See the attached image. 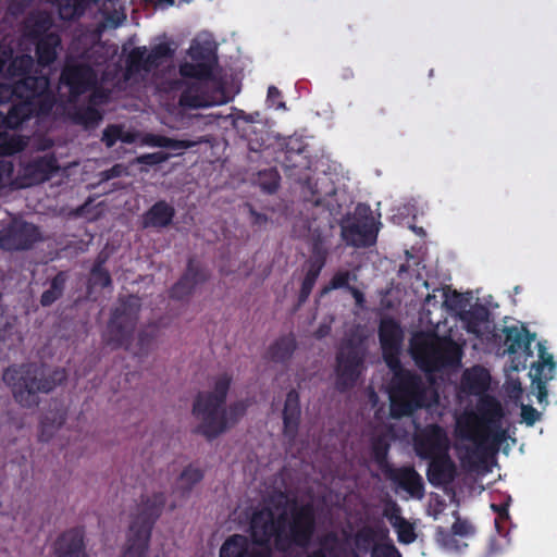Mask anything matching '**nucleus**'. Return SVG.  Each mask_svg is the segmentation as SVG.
I'll return each instance as SVG.
<instances>
[{
  "instance_id": "57",
  "label": "nucleus",
  "mask_w": 557,
  "mask_h": 557,
  "mask_svg": "<svg viewBox=\"0 0 557 557\" xmlns=\"http://www.w3.org/2000/svg\"><path fill=\"white\" fill-rule=\"evenodd\" d=\"M383 516L391 522V524L394 527V523L399 524L405 520L404 517H401V509L398 506V504L394 500H389L384 509H383Z\"/></svg>"
},
{
  "instance_id": "24",
  "label": "nucleus",
  "mask_w": 557,
  "mask_h": 557,
  "mask_svg": "<svg viewBox=\"0 0 557 557\" xmlns=\"http://www.w3.org/2000/svg\"><path fill=\"white\" fill-rule=\"evenodd\" d=\"M174 216V207L165 200H158L141 215V226L144 228H166L172 224Z\"/></svg>"
},
{
  "instance_id": "36",
  "label": "nucleus",
  "mask_w": 557,
  "mask_h": 557,
  "mask_svg": "<svg viewBox=\"0 0 557 557\" xmlns=\"http://www.w3.org/2000/svg\"><path fill=\"white\" fill-rule=\"evenodd\" d=\"M141 143L149 147L168 148L172 150H185L194 147L197 143L191 140L174 139L164 135L147 133L143 136Z\"/></svg>"
},
{
  "instance_id": "45",
  "label": "nucleus",
  "mask_w": 557,
  "mask_h": 557,
  "mask_svg": "<svg viewBox=\"0 0 557 557\" xmlns=\"http://www.w3.org/2000/svg\"><path fill=\"white\" fill-rule=\"evenodd\" d=\"M338 537L334 532L324 535L320 541V547L310 552L306 557H338L336 547Z\"/></svg>"
},
{
  "instance_id": "52",
  "label": "nucleus",
  "mask_w": 557,
  "mask_h": 557,
  "mask_svg": "<svg viewBox=\"0 0 557 557\" xmlns=\"http://www.w3.org/2000/svg\"><path fill=\"white\" fill-rule=\"evenodd\" d=\"M309 145L301 138L296 136L288 137L278 157L294 156L300 153H309Z\"/></svg>"
},
{
  "instance_id": "8",
  "label": "nucleus",
  "mask_w": 557,
  "mask_h": 557,
  "mask_svg": "<svg viewBox=\"0 0 557 557\" xmlns=\"http://www.w3.org/2000/svg\"><path fill=\"white\" fill-rule=\"evenodd\" d=\"M140 300L134 295L119 298L112 310L103 335L104 342L113 349L129 350L134 332L139 320Z\"/></svg>"
},
{
  "instance_id": "60",
  "label": "nucleus",
  "mask_w": 557,
  "mask_h": 557,
  "mask_svg": "<svg viewBox=\"0 0 557 557\" xmlns=\"http://www.w3.org/2000/svg\"><path fill=\"white\" fill-rule=\"evenodd\" d=\"M90 95L88 97V104L92 107H97L103 104L109 99V94L103 88L97 87V85L90 90Z\"/></svg>"
},
{
  "instance_id": "59",
  "label": "nucleus",
  "mask_w": 557,
  "mask_h": 557,
  "mask_svg": "<svg viewBox=\"0 0 557 557\" xmlns=\"http://www.w3.org/2000/svg\"><path fill=\"white\" fill-rule=\"evenodd\" d=\"M267 176L269 177V181L268 182L261 181V187L267 193L273 194L280 187V175L274 170L260 173V178L267 177Z\"/></svg>"
},
{
  "instance_id": "21",
  "label": "nucleus",
  "mask_w": 557,
  "mask_h": 557,
  "mask_svg": "<svg viewBox=\"0 0 557 557\" xmlns=\"http://www.w3.org/2000/svg\"><path fill=\"white\" fill-rule=\"evenodd\" d=\"M385 475L410 496L418 499L424 496V483L422 476L412 466H403L399 468L392 467Z\"/></svg>"
},
{
  "instance_id": "54",
  "label": "nucleus",
  "mask_w": 557,
  "mask_h": 557,
  "mask_svg": "<svg viewBox=\"0 0 557 557\" xmlns=\"http://www.w3.org/2000/svg\"><path fill=\"white\" fill-rule=\"evenodd\" d=\"M75 119L78 123L89 125L98 123L101 120V114L97 108L88 104L76 111Z\"/></svg>"
},
{
  "instance_id": "48",
  "label": "nucleus",
  "mask_w": 557,
  "mask_h": 557,
  "mask_svg": "<svg viewBox=\"0 0 557 557\" xmlns=\"http://www.w3.org/2000/svg\"><path fill=\"white\" fill-rule=\"evenodd\" d=\"M249 406L250 403L248 399L237 400L232 403L228 407L225 406L227 430L245 416Z\"/></svg>"
},
{
  "instance_id": "32",
  "label": "nucleus",
  "mask_w": 557,
  "mask_h": 557,
  "mask_svg": "<svg viewBox=\"0 0 557 557\" xmlns=\"http://www.w3.org/2000/svg\"><path fill=\"white\" fill-rule=\"evenodd\" d=\"M310 252L311 255L306 261V267L322 271L330 255L326 236L320 232H313L310 240Z\"/></svg>"
},
{
  "instance_id": "26",
  "label": "nucleus",
  "mask_w": 557,
  "mask_h": 557,
  "mask_svg": "<svg viewBox=\"0 0 557 557\" xmlns=\"http://www.w3.org/2000/svg\"><path fill=\"white\" fill-rule=\"evenodd\" d=\"M284 173L287 177L297 183L308 180L307 172L311 169V157L309 153L277 157Z\"/></svg>"
},
{
  "instance_id": "31",
  "label": "nucleus",
  "mask_w": 557,
  "mask_h": 557,
  "mask_svg": "<svg viewBox=\"0 0 557 557\" xmlns=\"http://www.w3.org/2000/svg\"><path fill=\"white\" fill-rule=\"evenodd\" d=\"M387 535L388 529L385 527L364 525L355 533L354 544L360 553H372V547L377 544L376 541L387 539Z\"/></svg>"
},
{
  "instance_id": "17",
  "label": "nucleus",
  "mask_w": 557,
  "mask_h": 557,
  "mask_svg": "<svg viewBox=\"0 0 557 557\" xmlns=\"http://www.w3.org/2000/svg\"><path fill=\"white\" fill-rule=\"evenodd\" d=\"M52 552L55 557H89L85 528L78 525L63 531L53 542Z\"/></svg>"
},
{
  "instance_id": "23",
  "label": "nucleus",
  "mask_w": 557,
  "mask_h": 557,
  "mask_svg": "<svg viewBox=\"0 0 557 557\" xmlns=\"http://www.w3.org/2000/svg\"><path fill=\"white\" fill-rule=\"evenodd\" d=\"M300 399L296 389H290L285 399L283 409V434L289 442L297 437L300 424Z\"/></svg>"
},
{
  "instance_id": "4",
  "label": "nucleus",
  "mask_w": 557,
  "mask_h": 557,
  "mask_svg": "<svg viewBox=\"0 0 557 557\" xmlns=\"http://www.w3.org/2000/svg\"><path fill=\"white\" fill-rule=\"evenodd\" d=\"M411 355L418 367L425 373H455L461 368L462 347L450 337L429 341L414 337L410 345Z\"/></svg>"
},
{
  "instance_id": "40",
  "label": "nucleus",
  "mask_w": 557,
  "mask_h": 557,
  "mask_svg": "<svg viewBox=\"0 0 557 557\" xmlns=\"http://www.w3.org/2000/svg\"><path fill=\"white\" fill-rule=\"evenodd\" d=\"M389 448L391 445L384 436H377L372 440L371 454L373 460L384 474L393 467L388 461Z\"/></svg>"
},
{
  "instance_id": "10",
  "label": "nucleus",
  "mask_w": 557,
  "mask_h": 557,
  "mask_svg": "<svg viewBox=\"0 0 557 557\" xmlns=\"http://www.w3.org/2000/svg\"><path fill=\"white\" fill-rule=\"evenodd\" d=\"M233 111L228 117L238 136L247 143L250 151H262L267 147L268 132L264 125L257 123L260 113L258 111L246 113L244 110L236 108Z\"/></svg>"
},
{
  "instance_id": "47",
  "label": "nucleus",
  "mask_w": 557,
  "mask_h": 557,
  "mask_svg": "<svg viewBox=\"0 0 557 557\" xmlns=\"http://www.w3.org/2000/svg\"><path fill=\"white\" fill-rule=\"evenodd\" d=\"M350 280L356 281L357 280L356 274H351L349 271H337L332 276L329 284L322 287L320 295L324 296L334 289H341V288L348 289L350 287V285H349Z\"/></svg>"
},
{
  "instance_id": "50",
  "label": "nucleus",
  "mask_w": 557,
  "mask_h": 557,
  "mask_svg": "<svg viewBox=\"0 0 557 557\" xmlns=\"http://www.w3.org/2000/svg\"><path fill=\"white\" fill-rule=\"evenodd\" d=\"M392 387H407L411 400L419 405V409L426 408L431 405L428 401L426 394L431 387H440L441 385H391Z\"/></svg>"
},
{
  "instance_id": "55",
  "label": "nucleus",
  "mask_w": 557,
  "mask_h": 557,
  "mask_svg": "<svg viewBox=\"0 0 557 557\" xmlns=\"http://www.w3.org/2000/svg\"><path fill=\"white\" fill-rule=\"evenodd\" d=\"M171 158V154L164 151H157L152 153H144L135 159V163L154 166L168 161Z\"/></svg>"
},
{
  "instance_id": "62",
  "label": "nucleus",
  "mask_w": 557,
  "mask_h": 557,
  "mask_svg": "<svg viewBox=\"0 0 557 557\" xmlns=\"http://www.w3.org/2000/svg\"><path fill=\"white\" fill-rule=\"evenodd\" d=\"M521 418L527 425L532 426L536 421L541 419V413L531 405H522Z\"/></svg>"
},
{
  "instance_id": "16",
  "label": "nucleus",
  "mask_w": 557,
  "mask_h": 557,
  "mask_svg": "<svg viewBox=\"0 0 557 557\" xmlns=\"http://www.w3.org/2000/svg\"><path fill=\"white\" fill-rule=\"evenodd\" d=\"M42 236L38 226L29 222H22L10 228L1 238L0 245L10 251L29 250Z\"/></svg>"
},
{
  "instance_id": "25",
  "label": "nucleus",
  "mask_w": 557,
  "mask_h": 557,
  "mask_svg": "<svg viewBox=\"0 0 557 557\" xmlns=\"http://www.w3.org/2000/svg\"><path fill=\"white\" fill-rule=\"evenodd\" d=\"M384 386L389 393V414L393 419L409 417L419 409V405L411 400L407 387Z\"/></svg>"
},
{
  "instance_id": "5",
  "label": "nucleus",
  "mask_w": 557,
  "mask_h": 557,
  "mask_svg": "<svg viewBox=\"0 0 557 557\" xmlns=\"http://www.w3.org/2000/svg\"><path fill=\"white\" fill-rule=\"evenodd\" d=\"M166 504L163 492L141 496L133 516L122 557H147L152 529Z\"/></svg>"
},
{
  "instance_id": "22",
  "label": "nucleus",
  "mask_w": 557,
  "mask_h": 557,
  "mask_svg": "<svg viewBox=\"0 0 557 557\" xmlns=\"http://www.w3.org/2000/svg\"><path fill=\"white\" fill-rule=\"evenodd\" d=\"M426 478L431 485L441 487L453 483L457 476V467L448 453L429 459Z\"/></svg>"
},
{
  "instance_id": "9",
  "label": "nucleus",
  "mask_w": 557,
  "mask_h": 557,
  "mask_svg": "<svg viewBox=\"0 0 557 557\" xmlns=\"http://www.w3.org/2000/svg\"><path fill=\"white\" fill-rule=\"evenodd\" d=\"M377 334L383 360L395 376H398L403 372L400 361L404 341L403 329L394 318L385 317L380 321Z\"/></svg>"
},
{
  "instance_id": "46",
  "label": "nucleus",
  "mask_w": 557,
  "mask_h": 557,
  "mask_svg": "<svg viewBox=\"0 0 557 557\" xmlns=\"http://www.w3.org/2000/svg\"><path fill=\"white\" fill-rule=\"evenodd\" d=\"M5 132L0 136V154L12 156L23 151L26 147L25 139L20 135L3 136Z\"/></svg>"
},
{
  "instance_id": "39",
  "label": "nucleus",
  "mask_w": 557,
  "mask_h": 557,
  "mask_svg": "<svg viewBox=\"0 0 557 557\" xmlns=\"http://www.w3.org/2000/svg\"><path fill=\"white\" fill-rule=\"evenodd\" d=\"M51 27V21L48 16L37 15L28 17L24 24V36L34 42L44 38Z\"/></svg>"
},
{
  "instance_id": "13",
  "label": "nucleus",
  "mask_w": 557,
  "mask_h": 557,
  "mask_svg": "<svg viewBox=\"0 0 557 557\" xmlns=\"http://www.w3.org/2000/svg\"><path fill=\"white\" fill-rule=\"evenodd\" d=\"M173 55V50L166 42L156 45L148 51L146 46L135 47L126 59V69L131 73H149L160 67Z\"/></svg>"
},
{
  "instance_id": "15",
  "label": "nucleus",
  "mask_w": 557,
  "mask_h": 557,
  "mask_svg": "<svg viewBox=\"0 0 557 557\" xmlns=\"http://www.w3.org/2000/svg\"><path fill=\"white\" fill-rule=\"evenodd\" d=\"M344 242L351 247L368 248L376 243L377 228L372 215L356 218L351 223L342 227Z\"/></svg>"
},
{
  "instance_id": "38",
  "label": "nucleus",
  "mask_w": 557,
  "mask_h": 557,
  "mask_svg": "<svg viewBox=\"0 0 557 557\" xmlns=\"http://www.w3.org/2000/svg\"><path fill=\"white\" fill-rule=\"evenodd\" d=\"M542 361L533 364L530 371V376L532 377L531 383H547L552 381L555 375L556 363L553 360L552 355L541 354Z\"/></svg>"
},
{
  "instance_id": "58",
  "label": "nucleus",
  "mask_w": 557,
  "mask_h": 557,
  "mask_svg": "<svg viewBox=\"0 0 557 557\" xmlns=\"http://www.w3.org/2000/svg\"><path fill=\"white\" fill-rule=\"evenodd\" d=\"M180 72L185 77H202L209 74V69L203 64L185 63L181 66Z\"/></svg>"
},
{
  "instance_id": "1",
  "label": "nucleus",
  "mask_w": 557,
  "mask_h": 557,
  "mask_svg": "<svg viewBox=\"0 0 557 557\" xmlns=\"http://www.w3.org/2000/svg\"><path fill=\"white\" fill-rule=\"evenodd\" d=\"M317 529L312 504H295L289 511L283 509L275 515L269 506L253 510L249 522V534L255 545L244 534H232L221 545L219 557H272L271 542L280 553L292 547L307 548Z\"/></svg>"
},
{
  "instance_id": "53",
  "label": "nucleus",
  "mask_w": 557,
  "mask_h": 557,
  "mask_svg": "<svg viewBox=\"0 0 557 557\" xmlns=\"http://www.w3.org/2000/svg\"><path fill=\"white\" fill-rule=\"evenodd\" d=\"M385 542L375 544L372 547L371 557H401L400 552L395 546L393 541L387 536Z\"/></svg>"
},
{
  "instance_id": "28",
  "label": "nucleus",
  "mask_w": 557,
  "mask_h": 557,
  "mask_svg": "<svg viewBox=\"0 0 557 557\" xmlns=\"http://www.w3.org/2000/svg\"><path fill=\"white\" fill-rule=\"evenodd\" d=\"M205 478V470L196 463L187 465L176 479L174 493L182 498H187L194 487Z\"/></svg>"
},
{
  "instance_id": "12",
  "label": "nucleus",
  "mask_w": 557,
  "mask_h": 557,
  "mask_svg": "<svg viewBox=\"0 0 557 557\" xmlns=\"http://www.w3.org/2000/svg\"><path fill=\"white\" fill-rule=\"evenodd\" d=\"M364 356L366 348L361 338H348L343 342L336 356L339 379L355 383L363 364Z\"/></svg>"
},
{
  "instance_id": "33",
  "label": "nucleus",
  "mask_w": 557,
  "mask_h": 557,
  "mask_svg": "<svg viewBox=\"0 0 557 557\" xmlns=\"http://www.w3.org/2000/svg\"><path fill=\"white\" fill-rule=\"evenodd\" d=\"M54 385H13V397L22 407H34L39 404V394H49Z\"/></svg>"
},
{
  "instance_id": "20",
  "label": "nucleus",
  "mask_w": 557,
  "mask_h": 557,
  "mask_svg": "<svg viewBox=\"0 0 557 557\" xmlns=\"http://www.w3.org/2000/svg\"><path fill=\"white\" fill-rule=\"evenodd\" d=\"M475 532L474 527L466 519H461L457 516L456 521L453 523L451 529L447 530L443 527H437L435 532L436 542L446 550L449 552H461L462 548L467 547V544H460L457 536H470Z\"/></svg>"
},
{
  "instance_id": "29",
  "label": "nucleus",
  "mask_w": 557,
  "mask_h": 557,
  "mask_svg": "<svg viewBox=\"0 0 557 557\" xmlns=\"http://www.w3.org/2000/svg\"><path fill=\"white\" fill-rule=\"evenodd\" d=\"M297 348L296 337L293 333L276 338L267 349L265 358L275 363L287 362Z\"/></svg>"
},
{
  "instance_id": "44",
  "label": "nucleus",
  "mask_w": 557,
  "mask_h": 557,
  "mask_svg": "<svg viewBox=\"0 0 557 557\" xmlns=\"http://www.w3.org/2000/svg\"><path fill=\"white\" fill-rule=\"evenodd\" d=\"M200 86L198 85H191L187 89H185L180 97V103L183 107L187 108H201V107H208L210 102L207 100V98L199 92Z\"/></svg>"
},
{
  "instance_id": "11",
  "label": "nucleus",
  "mask_w": 557,
  "mask_h": 557,
  "mask_svg": "<svg viewBox=\"0 0 557 557\" xmlns=\"http://www.w3.org/2000/svg\"><path fill=\"white\" fill-rule=\"evenodd\" d=\"M60 82L67 87L70 97L76 100L98 84V75L87 63L69 61L61 71Z\"/></svg>"
},
{
  "instance_id": "7",
  "label": "nucleus",
  "mask_w": 557,
  "mask_h": 557,
  "mask_svg": "<svg viewBox=\"0 0 557 557\" xmlns=\"http://www.w3.org/2000/svg\"><path fill=\"white\" fill-rule=\"evenodd\" d=\"M54 104L53 94L50 90V79L46 75L28 76L27 89L21 101L10 107V119L20 128L24 122L32 117L47 115Z\"/></svg>"
},
{
  "instance_id": "14",
  "label": "nucleus",
  "mask_w": 557,
  "mask_h": 557,
  "mask_svg": "<svg viewBox=\"0 0 557 557\" xmlns=\"http://www.w3.org/2000/svg\"><path fill=\"white\" fill-rule=\"evenodd\" d=\"M449 443L444 429L437 424L426 426L414 437V450L422 459L448 453Z\"/></svg>"
},
{
  "instance_id": "63",
  "label": "nucleus",
  "mask_w": 557,
  "mask_h": 557,
  "mask_svg": "<svg viewBox=\"0 0 557 557\" xmlns=\"http://www.w3.org/2000/svg\"><path fill=\"white\" fill-rule=\"evenodd\" d=\"M13 48L10 45H0V76L4 77L7 64L12 59Z\"/></svg>"
},
{
  "instance_id": "30",
  "label": "nucleus",
  "mask_w": 557,
  "mask_h": 557,
  "mask_svg": "<svg viewBox=\"0 0 557 557\" xmlns=\"http://www.w3.org/2000/svg\"><path fill=\"white\" fill-rule=\"evenodd\" d=\"M36 49L35 53L37 62L41 66L51 65L58 57V48L61 46V37L57 33H49L36 41H34Z\"/></svg>"
},
{
  "instance_id": "51",
  "label": "nucleus",
  "mask_w": 557,
  "mask_h": 557,
  "mask_svg": "<svg viewBox=\"0 0 557 557\" xmlns=\"http://www.w3.org/2000/svg\"><path fill=\"white\" fill-rule=\"evenodd\" d=\"M459 383H493L490 371L476 364L466 369Z\"/></svg>"
},
{
  "instance_id": "18",
  "label": "nucleus",
  "mask_w": 557,
  "mask_h": 557,
  "mask_svg": "<svg viewBox=\"0 0 557 557\" xmlns=\"http://www.w3.org/2000/svg\"><path fill=\"white\" fill-rule=\"evenodd\" d=\"M209 278L208 271L195 259L190 258L180 280L171 287L170 297L175 300L188 298L195 288Z\"/></svg>"
},
{
  "instance_id": "42",
  "label": "nucleus",
  "mask_w": 557,
  "mask_h": 557,
  "mask_svg": "<svg viewBox=\"0 0 557 557\" xmlns=\"http://www.w3.org/2000/svg\"><path fill=\"white\" fill-rule=\"evenodd\" d=\"M27 89V77L18 79L13 84L0 83V104H4L15 98L21 101Z\"/></svg>"
},
{
  "instance_id": "35",
  "label": "nucleus",
  "mask_w": 557,
  "mask_h": 557,
  "mask_svg": "<svg viewBox=\"0 0 557 557\" xmlns=\"http://www.w3.org/2000/svg\"><path fill=\"white\" fill-rule=\"evenodd\" d=\"M34 66V59L30 54H20L14 57L12 54V59L7 64L4 78L12 79L15 77H20L23 79L24 77L33 76L30 74L32 69ZM41 74H36L35 76H40Z\"/></svg>"
},
{
  "instance_id": "61",
  "label": "nucleus",
  "mask_w": 557,
  "mask_h": 557,
  "mask_svg": "<svg viewBox=\"0 0 557 557\" xmlns=\"http://www.w3.org/2000/svg\"><path fill=\"white\" fill-rule=\"evenodd\" d=\"M267 103L275 109L285 108V102L282 101V92L277 87L270 86L268 88Z\"/></svg>"
},
{
  "instance_id": "37",
  "label": "nucleus",
  "mask_w": 557,
  "mask_h": 557,
  "mask_svg": "<svg viewBox=\"0 0 557 557\" xmlns=\"http://www.w3.org/2000/svg\"><path fill=\"white\" fill-rule=\"evenodd\" d=\"M67 275L65 272L60 271L50 281V286L40 296V305L49 307L63 296Z\"/></svg>"
},
{
  "instance_id": "56",
  "label": "nucleus",
  "mask_w": 557,
  "mask_h": 557,
  "mask_svg": "<svg viewBox=\"0 0 557 557\" xmlns=\"http://www.w3.org/2000/svg\"><path fill=\"white\" fill-rule=\"evenodd\" d=\"M394 528L397 531V537L400 543L411 544L416 541L417 535L414 533L413 525L406 519L399 524L394 523Z\"/></svg>"
},
{
  "instance_id": "41",
  "label": "nucleus",
  "mask_w": 557,
  "mask_h": 557,
  "mask_svg": "<svg viewBox=\"0 0 557 557\" xmlns=\"http://www.w3.org/2000/svg\"><path fill=\"white\" fill-rule=\"evenodd\" d=\"M321 272H322L321 270L306 267V274L301 281V286H300V290H299V294L297 297V304L295 306V311L298 310L308 300Z\"/></svg>"
},
{
  "instance_id": "3",
  "label": "nucleus",
  "mask_w": 557,
  "mask_h": 557,
  "mask_svg": "<svg viewBox=\"0 0 557 557\" xmlns=\"http://www.w3.org/2000/svg\"><path fill=\"white\" fill-rule=\"evenodd\" d=\"M490 310L483 305H475L468 311H465L460 318L466 324L468 333L474 334L479 338L493 341L497 346V351L505 355L519 354L524 361L532 357L531 344L535 335L531 334L527 327L511 325L497 330L490 321ZM522 368H525L523 362Z\"/></svg>"
},
{
  "instance_id": "34",
  "label": "nucleus",
  "mask_w": 557,
  "mask_h": 557,
  "mask_svg": "<svg viewBox=\"0 0 557 557\" xmlns=\"http://www.w3.org/2000/svg\"><path fill=\"white\" fill-rule=\"evenodd\" d=\"M37 367L34 363L13 364L8 367L2 375L3 383H42L36 375Z\"/></svg>"
},
{
  "instance_id": "27",
  "label": "nucleus",
  "mask_w": 557,
  "mask_h": 557,
  "mask_svg": "<svg viewBox=\"0 0 557 557\" xmlns=\"http://www.w3.org/2000/svg\"><path fill=\"white\" fill-rule=\"evenodd\" d=\"M40 420L39 441L49 442L54 431H57L65 421L66 408L63 403L54 400L52 407Z\"/></svg>"
},
{
  "instance_id": "19",
  "label": "nucleus",
  "mask_w": 557,
  "mask_h": 557,
  "mask_svg": "<svg viewBox=\"0 0 557 557\" xmlns=\"http://www.w3.org/2000/svg\"><path fill=\"white\" fill-rule=\"evenodd\" d=\"M60 166L53 153L37 157L25 163L21 170V176L26 186L41 184L49 181Z\"/></svg>"
},
{
  "instance_id": "64",
  "label": "nucleus",
  "mask_w": 557,
  "mask_h": 557,
  "mask_svg": "<svg viewBox=\"0 0 557 557\" xmlns=\"http://www.w3.org/2000/svg\"><path fill=\"white\" fill-rule=\"evenodd\" d=\"M14 171L12 161L0 159V188L3 187L7 180H9Z\"/></svg>"
},
{
  "instance_id": "43",
  "label": "nucleus",
  "mask_w": 557,
  "mask_h": 557,
  "mask_svg": "<svg viewBox=\"0 0 557 557\" xmlns=\"http://www.w3.org/2000/svg\"><path fill=\"white\" fill-rule=\"evenodd\" d=\"M104 258L98 257L90 270L89 283L91 286L107 288L112 285V277L107 269L103 268Z\"/></svg>"
},
{
  "instance_id": "2",
  "label": "nucleus",
  "mask_w": 557,
  "mask_h": 557,
  "mask_svg": "<svg viewBox=\"0 0 557 557\" xmlns=\"http://www.w3.org/2000/svg\"><path fill=\"white\" fill-rule=\"evenodd\" d=\"M505 411L502 403L490 394H482L478 398L473 411L466 412L457 422L460 436L475 444L469 449V457H480L488 447L496 451L506 438L503 429Z\"/></svg>"
},
{
  "instance_id": "6",
  "label": "nucleus",
  "mask_w": 557,
  "mask_h": 557,
  "mask_svg": "<svg viewBox=\"0 0 557 557\" xmlns=\"http://www.w3.org/2000/svg\"><path fill=\"white\" fill-rule=\"evenodd\" d=\"M230 385H214L213 391L200 392L193 404V416L198 421L195 432L208 441L227 431L225 404Z\"/></svg>"
},
{
  "instance_id": "49",
  "label": "nucleus",
  "mask_w": 557,
  "mask_h": 557,
  "mask_svg": "<svg viewBox=\"0 0 557 557\" xmlns=\"http://www.w3.org/2000/svg\"><path fill=\"white\" fill-rule=\"evenodd\" d=\"M158 330L156 327L150 330H141L137 337V350L135 354L139 357L147 356L153 347Z\"/></svg>"
}]
</instances>
